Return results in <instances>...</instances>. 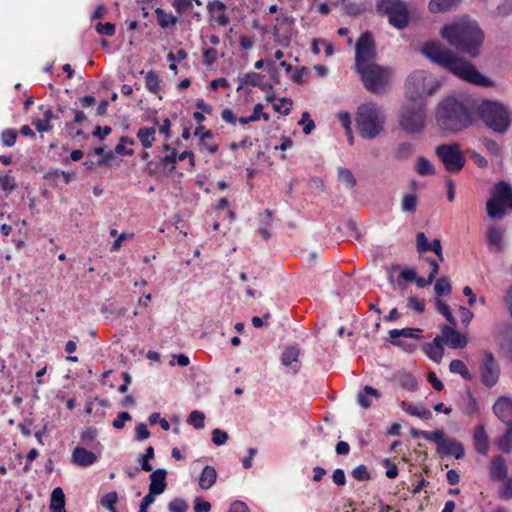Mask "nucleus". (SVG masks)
Listing matches in <instances>:
<instances>
[{
  "label": "nucleus",
  "instance_id": "37998d69",
  "mask_svg": "<svg viewBox=\"0 0 512 512\" xmlns=\"http://www.w3.org/2000/svg\"><path fill=\"white\" fill-rule=\"evenodd\" d=\"M346 12L350 15H359L366 10V3L363 1L352 2L351 0H343Z\"/></svg>",
  "mask_w": 512,
  "mask_h": 512
},
{
  "label": "nucleus",
  "instance_id": "f704fd0d",
  "mask_svg": "<svg viewBox=\"0 0 512 512\" xmlns=\"http://www.w3.org/2000/svg\"><path fill=\"white\" fill-rule=\"evenodd\" d=\"M427 262L429 263V265L431 267V271L428 275V278H426V279L425 278H417V276H416L415 280H414L416 282L417 286L420 288L430 285L435 280V278L439 272V265L435 260L427 259Z\"/></svg>",
  "mask_w": 512,
  "mask_h": 512
},
{
  "label": "nucleus",
  "instance_id": "f257e3e1",
  "mask_svg": "<svg viewBox=\"0 0 512 512\" xmlns=\"http://www.w3.org/2000/svg\"><path fill=\"white\" fill-rule=\"evenodd\" d=\"M421 52L433 63L445 68L458 78L479 86L492 87L493 81L482 75L473 64L438 41L426 42Z\"/></svg>",
  "mask_w": 512,
  "mask_h": 512
},
{
  "label": "nucleus",
  "instance_id": "1a4fd4ad",
  "mask_svg": "<svg viewBox=\"0 0 512 512\" xmlns=\"http://www.w3.org/2000/svg\"><path fill=\"white\" fill-rule=\"evenodd\" d=\"M436 154L450 173L459 172L465 164L464 154L456 143L439 145Z\"/></svg>",
  "mask_w": 512,
  "mask_h": 512
},
{
  "label": "nucleus",
  "instance_id": "680f3d73",
  "mask_svg": "<svg viewBox=\"0 0 512 512\" xmlns=\"http://www.w3.org/2000/svg\"><path fill=\"white\" fill-rule=\"evenodd\" d=\"M168 508L170 512H186L188 505L182 499H174L169 503Z\"/></svg>",
  "mask_w": 512,
  "mask_h": 512
},
{
  "label": "nucleus",
  "instance_id": "2f4dec72",
  "mask_svg": "<svg viewBox=\"0 0 512 512\" xmlns=\"http://www.w3.org/2000/svg\"><path fill=\"white\" fill-rule=\"evenodd\" d=\"M380 393L378 390L371 386H365L364 389L358 394L357 402L363 408H369L372 405L371 398L378 399Z\"/></svg>",
  "mask_w": 512,
  "mask_h": 512
},
{
  "label": "nucleus",
  "instance_id": "864d4df0",
  "mask_svg": "<svg viewBox=\"0 0 512 512\" xmlns=\"http://www.w3.org/2000/svg\"><path fill=\"white\" fill-rule=\"evenodd\" d=\"M263 110V105L258 103L255 105L253 113L249 114V117H240L239 122L241 124H248L250 122L258 121L260 119V112Z\"/></svg>",
  "mask_w": 512,
  "mask_h": 512
},
{
  "label": "nucleus",
  "instance_id": "ea45409f",
  "mask_svg": "<svg viewBox=\"0 0 512 512\" xmlns=\"http://www.w3.org/2000/svg\"><path fill=\"white\" fill-rule=\"evenodd\" d=\"M417 207V196L414 193L405 194L402 198L401 208L404 212L414 213Z\"/></svg>",
  "mask_w": 512,
  "mask_h": 512
},
{
  "label": "nucleus",
  "instance_id": "a211bd4d",
  "mask_svg": "<svg viewBox=\"0 0 512 512\" xmlns=\"http://www.w3.org/2000/svg\"><path fill=\"white\" fill-rule=\"evenodd\" d=\"M98 457L95 453L82 447H76L72 452V461L81 467H88L97 461Z\"/></svg>",
  "mask_w": 512,
  "mask_h": 512
},
{
  "label": "nucleus",
  "instance_id": "3c124183",
  "mask_svg": "<svg viewBox=\"0 0 512 512\" xmlns=\"http://www.w3.org/2000/svg\"><path fill=\"white\" fill-rule=\"evenodd\" d=\"M17 139V132L14 129L4 130L1 134V140L3 145L11 147L15 144Z\"/></svg>",
  "mask_w": 512,
  "mask_h": 512
},
{
  "label": "nucleus",
  "instance_id": "49530a36",
  "mask_svg": "<svg viewBox=\"0 0 512 512\" xmlns=\"http://www.w3.org/2000/svg\"><path fill=\"white\" fill-rule=\"evenodd\" d=\"M423 438L436 443L437 450L440 448L441 444H443V442L446 439L445 434L442 430L427 431L426 434H423Z\"/></svg>",
  "mask_w": 512,
  "mask_h": 512
},
{
  "label": "nucleus",
  "instance_id": "8fccbe9b",
  "mask_svg": "<svg viewBox=\"0 0 512 512\" xmlns=\"http://www.w3.org/2000/svg\"><path fill=\"white\" fill-rule=\"evenodd\" d=\"M292 101L288 98H282L277 103L273 104V108L276 112L283 115H288L291 111Z\"/></svg>",
  "mask_w": 512,
  "mask_h": 512
},
{
  "label": "nucleus",
  "instance_id": "a878e982",
  "mask_svg": "<svg viewBox=\"0 0 512 512\" xmlns=\"http://www.w3.org/2000/svg\"><path fill=\"white\" fill-rule=\"evenodd\" d=\"M442 338L436 336L431 343H428L424 347L425 354L434 362H439L444 354V348L442 345Z\"/></svg>",
  "mask_w": 512,
  "mask_h": 512
},
{
  "label": "nucleus",
  "instance_id": "c03bdc74",
  "mask_svg": "<svg viewBox=\"0 0 512 512\" xmlns=\"http://www.w3.org/2000/svg\"><path fill=\"white\" fill-rule=\"evenodd\" d=\"M437 311L442 314L452 326H456V320L453 317L449 306L440 299L435 300Z\"/></svg>",
  "mask_w": 512,
  "mask_h": 512
},
{
  "label": "nucleus",
  "instance_id": "393cba45",
  "mask_svg": "<svg viewBox=\"0 0 512 512\" xmlns=\"http://www.w3.org/2000/svg\"><path fill=\"white\" fill-rule=\"evenodd\" d=\"M420 329H413V328H403V329H392L389 331L390 335V342L391 344L399 347H403L404 343L399 338L405 337V338H418L417 333L420 332Z\"/></svg>",
  "mask_w": 512,
  "mask_h": 512
},
{
  "label": "nucleus",
  "instance_id": "c756f323",
  "mask_svg": "<svg viewBox=\"0 0 512 512\" xmlns=\"http://www.w3.org/2000/svg\"><path fill=\"white\" fill-rule=\"evenodd\" d=\"M217 479V472L214 467L212 466H205L201 472L200 478H199V486L204 489L208 490L210 489Z\"/></svg>",
  "mask_w": 512,
  "mask_h": 512
},
{
  "label": "nucleus",
  "instance_id": "5fc2aeb1",
  "mask_svg": "<svg viewBox=\"0 0 512 512\" xmlns=\"http://www.w3.org/2000/svg\"><path fill=\"white\" fill-rule=\"evenodd\" d=\"M503 485L499 489V494L502 499L508 500L512 498V479L506 478Z\"/></svg>",
  "mask_w": 512,
  "mask_h": 512
},
{
  "label": "nucleus",
  "instance_id": "7ed1b4c3",
  "mask_svg": "<svg viewBox=\"0 0 512 512\" xmlns=\"http://www.w3.org/2000/svg\"><path fill=\"white\" fill-rule=\"evenodd\" d=\"M440 37L450 46L471 57L480 54L484 32L477 21L469 16L455 18L439 30Z\"/></svg>",
  "mask_w": 512,
  "mask_h": 512
},
{
  "label": "nucleus",
  "instance_id": "bf43d9fd",
  "mask_svg": "<svg viewBox=\"0 0 512 512\" xmlns=\"http://www.w3.org/2000/svg\"><path fill=\"white\" fill-rule=\"evenodd\" d=\"M352 476L359 481H365L370 478V474L368 472V469L364 465H359L352 471Z\"/></svg>",
  "mask_w": 512,
  "mask_h": 512
},
{
  "label": "nucleus",
  "instance_id": "39448f33",
  "mask_svg": "<svg viewBox=\"0 0 512 512\" xmlns=\"http://www.w3.org/2000/svg\"><path fill=\"white\" fill-rule=\"evenodd\" d=\"M356 127L364 139H375L385 131L386 115L374 102H366L357 108Z\"/></svg>",
  "mask_w": 512,
  "mask_h": 512
},
{
  "label": "nucleus",
  "instance_id": "6ab92c4d",
  "mask_svg": "<svg viewBox=\"0 0 512 512\" xmlns=\"http://www.w3.org/2000/svg\"><path fill=\"white\" fill-rule=\"evenodd\" d=\"M167 471L165 469H157L150 474L149 490L156 494H162L167 486Z\"/></svg>",
  "mask_w": 512,
  "mask_h": 512
},
{
  "label": "nucleus",
  "instance_id": "9d476101",
  "mask_svg": "<svg viewBox=\"0 0 512 512\" xmlns=\"http://www.w3.org/2000/svg\"><path fill=\"white\" fill-rule=\"evenodd\" d=\"M426 113L422 107L405 108L400 117V127L408 134L420 133L425 127Z\"/></svg>",
  "mask_w": 512,
  "mask_h": 512
},
{
  "label": "nucleus",
  "instance_id": "412c9836",
  "mask_svg": "<svg viewBox=\"0 0 512 512\" xmlns=\"http://www.w3.org/2000/svg\"><path fill=\"white\" fill-rule=\"evenodd\" d=\"M437 451L444 455L454 456L456 459L463 458L465 454L463 445L452 439H445Z\"/></svg>",
  "mask_w": 512,
  "mask_h": 512
},
{
  "label": "nucleus",
  "instance_id": "13d9d810",
  "mask_svg": "<svg viewBox=\"0 0 512 512\" xmlns=\"http://www.w3.org/2000/svg\"><path fill=\"white\" fill-rule=\"evenodd\" d=\"M227 439H228V434L225 431H222L218 428H216L212 431V442L215 445L221 446L226 443Z\"/></svg>",
  "mask_w": 512,
  "mask_h": 512
},
{
  "label": "nucleus",
  "instance_id": "7c9ffc66",
  "mask_svg": "<svg viewBox=\"0 0 512 512\" xmlns=\"http://www.w3.org/2000/svg\"><path fill=\"white\" fill-rule=\"evenodd\" d=\"M460 0H430L428 9L431 13H446L452 10Z\"/></svg>",
  "mask_w": 512,
  "mask_h": 512
},
{
  "label": "nucleus",
  "instance_id": "a19ab883",
  "mask_svg": "<svg viewBox=\"0 0 512 512\" xmlns=\"http://www.w3.org/2000/svg\"><path fill=\"white\" fill-rule=\"evenodd\" d=\"M497 447L499 450L505 453H510L512 450V427L503 435L501 436L497 443Z\"/></svg>",
  "mask_w": 512,
  "mask_h": 512
},
{
  "label": "nucleus",
  "instance_id": "4be33fe9",
  "mask_svg": "<svg viewBox=\"0 0 512 512\" xmlns=\"http://www.w3.org/2000/svg\"><path fill=\"white\" fill-rule=\"evenodd\" d=\"M140 74L144 76L145 86L147 90L158 96L159 99H162V96L159 94L161 90V79L157 72L150 71H140Z\"/></svg>",
  "mask_w": 512,
  "mask_h": 512
},
{
  "label": "nucleus",
  "instance_id": "09e8293b",
  "mask_svg": "<svg viewBox=\"0 0 512 512\" xmlns=\"http://www.w3.org/2000/svg\"><path fill=\"white\" fill-rule=\"evenodd\" d=\"M118 500V496L116 492H109L106 495H104L101 499V504L103 507L108 509L110 512H116L115 510V503Z\"/></svg>",
  "mask_w": 512,
  "mask_h": 512
},
{
  "label": "nucleus",
  "instance_id": "ddd939ff",
  "mask_svg": "<svg viewBox=\"0 0 512 512\" xmlns=\"http://www.w3.org/2000/svg\"><path fill=\"white\" fill-rule=\"evenodd\" d=\"M480 376L482 383L493 387L499 380L500 367L490 352H485L480 363Z\"/></svg>",
  "mask_w": 512,
  "mask_h": 512
},
{
  "label": "nucleus",
  "instance_id": "9b49d317",
  "mask_svg": "<svg viewBox=\"0 0 512 512\" xmlns=\"http://www.w3.org/2000/svg\"><path fill=\"white\" fill-rule=\"evenodd\" d=\"M484 242L490 253H503L508 246L506 228L497 224L488 226L484 232Z\"/></svg>",
  "mask_w": 512,
  "mask_h": 512
},
{
  "label": "nucleus",
  "instance_id": "a18cd8bd",
  "mask_svg": "<svg viewBox=\"0 0 512 512\" xmlns=\"http://www.w3.org/2000/svg\"><path fill=\"white\" fill-rule=\"evenodd\" d=\"M204 420V413L198 410H194L189 414L187 422L188 424L194 426L196 429H202L204 427Z\"/></svg>",
  "mask_w": 512,
  "mask_h": 512
},
{
  "label": "nucleus",
  "instance_id": "0e129e2a",
  "mask_svg": "<svg viewBox=\"0 0 512 512\" xmlns=\"http://www.w3.org/2000/svg\"><path fill=\"white\" fill-rule=\"evenodd\" d=\"M16 187L15 180L13 177L5 175L0 176V188L4 191L10 192Z\"/></svg>",
  "mask_w": 512,
  "mask_h": 512
},
{
  "label": "nucleus",
  "instance_id": "f8f14e48",
  "mask_svg": "<svg viewBox=\"0 0 512 512\" xmlns=\"http://www.w3.org/2000/svg\"><path fill=\"white\" fill-rule=\"evenodd\" d=\"M295 19L287 14H280L273 27V37L282 46H288L294 35Z\"/></svg>",
  "mask_w": 512,
  "mask_h": 512
},
{
  "label": "nucleus",
  "instance_id": "4468645a",
  "mask_svg": "<svg viewBox=\"0 0 512 512\" xmlns=\"http://www.w3.org/2000/svg\"><path fill=\"white\" fill-rule=\"evenodd\" d=\"M442 342H445L453 349L464 348L468 344L467 337L454 329V326H444L442 328Z\"/></svg>",
  "mask_w": 512,
  "mask_h": 512
},
{
  "label": "nucleus",
  "instance_id": "4c0bfd02",
  "mask_svg": "<svg viewBox=\"0 0 512 512\" xmlns=\"http://www.w3.org/2000/svg\"><path fill=\"white\" fill-rule=\"evenodd\" d=\"M263 79H264V75H262L260 73H256V72H249L244 75L243 84L251 85V86H259L263 90H266L268 86L262 83Z\"/></svg>",
  "mask_w": 512,
  "mask_h": 512
},
{
  "label": "nucleus",
  "instance_id": "338daca9",
  "mask_svg": "<svg viewBox=\"0 0 512 512\" xmlns=\"http://www.w3.org/2000/svg\"><path fill=\"white\" fill-rule=\"evenodd\" d=\"M211 510V504L208 501L203 500L201 497H197L194 500V512H209Z\"/></svg>",
  "mask_w": 512,
  "mask_h": 512
},
{
  "label": "nucleus",
  "instance_id": "72a5a7b5",
  "mask_svg": "<svg viewBox=\"0 0 512 512\" xmlns=\"http://www.w3.org/2000/svg\"><path fill=\"white\" fill-rule=\"evenodd\" d=\"M156 129L153 127H142L137 132V137L144 148H150L155 141Z\"/></svg>",
  "mask_w": 512,
  "mask_h": 512
},
{
  "label": "nucleus",
  "instance_id": "0eeeda50",
  "mask_svg": "<svg viewBox=\"0 0 512 512\" xmlns=\"http://www.w3.org/2000/svg\"><path fill=\"white\" fill-rule=\"evenodd\" d=\"M438 86L435 78L428 76L424 71H415L406 81V95L414 101L433 94Z\"/></svg>",
  "mask_w": 512,
  "mask_h": 512
},
{
  "label": "nucleus",
  "instance_id": "2eb2a0df",
  "mask_svg": "<svg viewBox=\"0 0 512 512\" xmlns=\"http://www.w3.org/2000/svg\"><path fill=\"white\" fill-rule=\"evenodd\" d=\"M210 21L219 26H226L230 19L226 14V5L220 0H213L207 4Z\"/></svg>",
  "mask_w": 512,
  "mask_h": 512
},
{
  "label": "nucleus",
  "instance_id": "6e6552de",
  "mask_svg": "<svg viewBox=\"0 0 512 512\" xmlns=\"http://www.w3.org/2000/svg\"><path fill=\"white\" fill-rule=\"evenodd\" d=\"M377 11L388 17L389 23L397 29L405 28L409 23L407 5L401 0H377Z\"/></svg>",
  "mask_w": 512,
  "mask_h": 512
},
{
  "label": "nucleus",
  "instance_id": "423d86ee",
  "mask_svg": "<svg viewBox=\"0 0 512 512\" xmlns=\"http://www.w3.org/2000/svg\"><path fill=\"white\" fill-rule=\"evenodd\" d=\"M480 119L497 133H505L511 125V114L499 102L483 100L477 108Z\"/></svg>",
  "mask_w": 512,
  "mask_h": 512
},
{
  "label": "nucleus",
  "instance_id": "4d7b16f0",
  "mask_svg": "<svg viewBox=\"0 0 512 512\" xmlns=\"http://www.w3.org/2000/svg\"><path fill=\"white\" fill-rule=\"evenodd\" d=\"M172 6L179 14L186 13L192 8L191 0H173Z\"/></svg>",
  "mask_w": 512,
  "mask_h": 512
},
{
  "label": "nucleus",
  "instance_id": "79ce46f5",
  "mask_svg": "<svg viewBox=\"0 0 512 512\" xmlns=\"http://www.w3.org/2000/svg\"><path fill=\"white\" fill-rule=\"evenodd\" d=\"M434 290L438 296H447L451 293L452 287L447 277L439 278L434 286Z\"/></svg>",
  "mask_w": 512,
  "mask_h": 512
},
{
  "label": "nucleus",
  "instance_id": "e433bc0d",
  "mask_svg": "<svg viewBox=\"0 0 512 512\" xmlns=\"http://www.w3.org/2000/svg\"><path fill=\"white\" fill-rule=\"evenodd\" d=\"M505 208L500 201H498L495 197H491V199L487 202V213L492 219H500L504 215Z\"/></svg>",
  "mask_w": 512,
  "mask_h": 512
},
{
  "label": "nucleus",
  "instance_id": "f3484780",
  "mask_svg": "<svg viewBox=\"0 0 512 512\" xmlns=\"http://www.w3.org/2000/svg\"><path fill=\"white\" fill-rule=\"evenodd\" d=\"M300 348L297 345L287 347L281 356V362L289 367L294 373L299 369Z\"/></svg>",
  "mask_w": 512,
  "mask_h": 512
},
{
  "label": "nucleus",
  "instance_id": "c85d7f7f",
  "mask_svg": "<svg viewBox=\"0 0 512 512\" xmlns=\"http://www.w3.org/2000/svg\"><path fill=\"white\" fill-rule=\"evenodd\" d=\"M50 512H66L65 510V495L60 487L53 489L49 505Z\"/></svg>",
  "mask_w": 512,
  "mask_h": 512
},
{
  "label": "nucleus",
  "instance_id": "58836bf2",
  "mask_svg": "<svg viewBox=\"0 0 512 512\" xmlns=\"http://www.w3.org/2000/svg\"><path fill=\"white\" fill-rule=\"evenodd\" d=\"M415 170L421 176L434 174V168L429 160L419 157L415 163Z\"/></svg>",
  "mask_w": 512,
  "mask_h": 512
},
{
  "label": "nucleus",
  "instance_id": "aec40b11",
  "mask_svg": "<svg viewBox=\"0 0 512 512\" xmlns=\"http://www.w3.org/2000/svg\"><path fill=\"white\" fill-rule=\"evenodd\" d=\"M505 208L512 209V189L505 182L498 183L492 194Z\"/></svg>",
  "mask_w": 512,
  "mask_h": 512
},
{
  "label": "nucleus",
  "instance_id": "b1692460",
  "mask_svg": "<svg viewBox=\"0 0 512 512\" xmlns=\"http://www.w3.org/2000/svg\"><path fill=\"white\" fill-rule=\"evenodd\" d=\"M490 475L496 480H505L508 475V468L502 456L494 457L490 464Z\"/></svg>",
  "mask_w": 512,
  "mask_h": 512
},
{
  "label": "nucleus",
  "instance_id": "052dcab7",
  "mask_svg": "<svg viewBox=\"0 0 512 512\" xmlns=\"http://www.w3.org/2000/svg\"><path fill=\"white\" fill-rule=\"evenodd\" d=\"M407 307L417 313H423L425 311V305L416 297H409L407 299Z\"/></svg>",
  "mask_w": 512,
  "mask_h": 512
},
{
  "label": "nucleus",
  "instance_id": "f03ea898",
  "mask_svg": "<svg viewBox=\"0 0 512 512\" xmlns=\"http://www.w3.org/2000/svg\"><path fill=\"white\" fill-rule=\"evenodd\" d=\"M376 52L371 33H363L356 44V69L365 88L379 93L389 84L392 72L389 67L375 62Z\"/></svg>",
  "mask_w": 512,
  "mask_h": 512
},
{
  "label": "nucleus",
  "instance_id": "774afa93",
  "mask_svg": "<svg viewBox=\"0 0 512 512\" xmlns=\"http://www.w3.org/2000/svg\"><path fill=\"white\" fill-rule=\"evenodd\" d=\"M504 305L512 317V284L507 286L503 296Z\"/></svg>",
  "mask_w": 512,
  "mask_h": 512
},
{
  "label": "nucleus",
  "instance_id": "603ef678",
  "mask_svg": "<svg viewBox=\"0 0 512 512\" xmlns=\"http://www.w3.org/2000/svg\"><path fill=\"white\" fill-rule=\"evenodd\" d=\"M416 248L419 253L427 252L430 249V242L425 233L419 232L416 235Z\"/></svg>",
  "mask_w": 512,
  "mask_h": 512
},
{
  "label": "nucleus",
  "instance_id": "5701e85b",
  "mask_svg": "<svg viewBox=\"0 0 512 512\" xmlns=\"http://www.w3.org/2000/svg\"><path fill=\"white\" fill-rule=\"evenodd\" d=\"M400 406L409 415L420 418L422 420H429L432 417L431 411L423 404L414 405L403 401L401 402Z\"/></svg>",
  "mask_w": 512,
  "mask_h": 512
},
{
  "label": "nucleus",
  "instance_id": "473e14b6",
  "mask_svg": "<svg viewBox=\"0 0 512 512\" xmlns=\"http://www.w3.org/2000/svg\"><path fill=\"white\" fill-rule=\"evenodd\" d=\"M155 16L161 28L174 26L178 22V18L171 13L166 12L162 8L155 9Z\"/></svg>",
  "mask_w": 512,
  "mask_h": 512
},
{
  "label": "nucleus",
  "instance_id": "e2e57ef3",
  "mask_svg": "<svg viewBox=\"0 0 512 512\" xmlns=\"http://www.w3.org/2000/svg\"><path fill=\"white\" fill-rule=\"evenodd\" d=\"M95 29L101 35L112 36L115 33V25L110 22L105 24L98 23Z\"/></svg>",
  "mask_w": 512,
  "mask_h": 512
},
{
  "label": "nucleus",
  "instance_id": "69168bd1",
  "mask_svg": "<svg viewBox=\"0 0 512 512\" xmlns=\"http://www.w3.org/2000/svg\"><path fill=\"white\" fill-rule=\"evenodd\" d=\"M484 146L486 150L493 156H499L501 154V147L500 145L491 139H485L484 140Z\"/></svg>",
  "mask_w": 512,
  "mask_h": 512
},
{
  "label": "nucleus",
  "instance_id": "bb28decb",
  "mask_svg": "<svg viewBox=\"0 0 512 512\" xmlns=\"http://www.w3.org/2000/svg\"><path fill=\"white\" fill-rule=\"evenodd\" d=\"M474 447L482 455H486L489 450V440L484 427L479 426L474 431Z\"/></svg>",
  "mask_w": 512,
  "mask_h": 512
},
{
  "label": "nucleus",
  "instance_id": "c9c22d12",
  "mask_svg": "<svg viewBox=\"0 0 512 512\" xmlns=\"http://www.w3.org/2000/svg\"><path fill=\"white\" fill-rule=\"evenodd\" d=\"M449 370L453 374L461 375L462 378H464L465 380L472 379V374L470 373L466 364L462 360H459V359L452 360L449 364Z\"/></svg>",
  "mask_w": 512,
  "mask_h": 512
},
{
  "label": "nucleus",
  "instance_id": "dca6fc26",
  "mask_svg": "<svg viewBox=\"0 0 512 512\" xmlns=\"http://www.w3.org/2000/svg\"><path fill=\"white\" fill-rule=\"evenodd\" d=\"M495 415L509 427H512V399L500 397L494 404Z\"/></svg>",
  "mask_w": 512,
  "mask_h": 512
},
{
  "label": "nucleus",
  "instance_id": "de8ad7c7",
  "mask_svg": "<svg viewBox=\"0 0 512 512\" xmlns=\"http://www.w3.org/2000/svg\"><path fill=\"white\" fill-rule=\"evenodd\" d=\"M153 458H154V448L152 446H149L146 448L145 453L139 459L141 468L144 471H146V472L152 471V466L150 465L149 461Z\"/></svg>",
  "mask_w": 512,
  "mask_h": 512
},
{
  "label": "nucleus",
  "instance_id": "cd10ccee",
  "mask_svg": "<svg viewBox=\"0 0 512 512\" xmlns=\"http://www.w3.org/2000/svg\"><path fill=\"white\" fill-rule=\"evenodd\" d=\"M40 109H43V118L42 119H33L32 124L35 126L36 130L40 133L49 132L52 129L51 121L55 119V115L53 114L50 108H44L41 106Z\"/></svg>",
  "mask_w": 512,
  "mask_h": 512
},
{
  "label": "nucleus",
  "instance_id": "6e6d98bb",
  "mask_svg": "<svg viewBox=\"0 0 512 512\" xmlns=\"http://www.w3.org/2000/svg\"><path fill=\"white\" fill-rule=\"evenodd\" d=\"M339 178L342 182L346 183L350 187H353L356 184V180L352 172L346 168L339 169Z\"/></svg>",
  "mask_w": 512,
  "mask_h": 512
},
{
  "label": "nucleus",
  "instance_id": "20e7f679",
  "mask_svg": "<svg viewBox=\"0 0 512 512\" xmlns=\"http://www.w3.org/2000/svg\"><path fill=\"white\" fill-rule=\"evenodd\" d=\"M436 122L444 131L458 132L471 124V117L464 105L450 97L442 101L436 109Z\"/></svg>",
  "mask_w": 512,
  "mask_h": 512
}]
</instances>
